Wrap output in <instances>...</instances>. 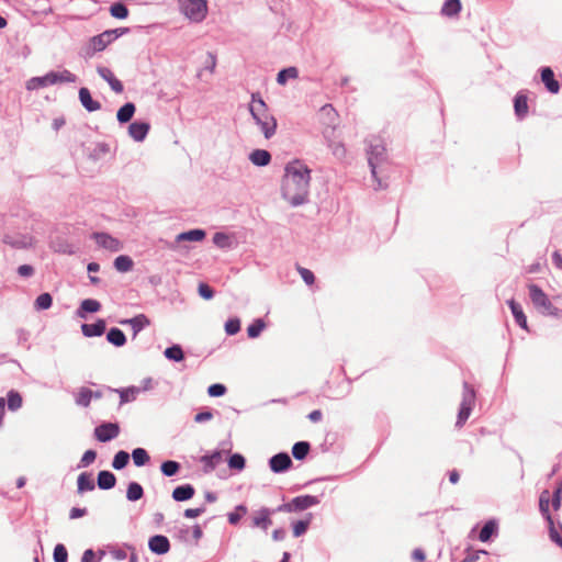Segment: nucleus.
Here are the masks:
<instances>
[{
    "instance_id": "nucleus-15",
    "label": "nucleus",
    "mask_w": 562,
    "mask_h": 562,
    "mask_svg": "<svg viewBox=\"0 0 562 562\" xmlns=\"http://www.w3.org/2000/svg\"><path fill=\"white\" fill-rule=\"evenodd\" d=\"M170 541L164 535H155L148 540V549L157 555H164L170 551Z\"/></svg>"
},
{
    "instance_id": "nucleus-50",
    "label": "nucleus",
    "mask_w": 562,
    "mask_h": 562,
    "mask_svg": "<svg viewBox=\"0 0 562 562\" xmlns=\"http://www.w3.org/2000/svg\"><path fill=\"white\" fill-rule=\"evenodd\" d=\"M110 13L115 19H126L128 16V9L122 2H115L110 7Z\"/></svg>"
},
{
    "instance_id": "nucleus-24",
    "label": "nucleus",
    "mask_w": 562,
    "mask_h": 562,
    "mask_svg": "<svg viewBox=\"0 0 562 562\" xmlns=\"http://www.w3.org/2000/svg\"><path fill=\"white\" fill-rule=\"evenodd\" d=\"M149 124L146 122H133L128 126V135L135 140V142H143L148 132H149Z\"/></svg>"
},
{
    "instance_id": "nucleus-53",
    "label": "nucleus",
    "mask_w": 562,
    "mask_h": 562,
    "mask_svg": "<svg viewBox=\"0 0 562 562\" xmlns=\"http://www.w3.org/2000/svg\"><path fill=\"white\" fill-rule=\"evenodd\" d=\"M48 87L47 76L46 74L41 77H32L26 82V89L27 90H36L40 88Z\"/></svg>"
},
{
    "instance_id": "nucleus-46",
    "label": "nucleus",
    "mask_w": 562,
    "mask_h": 562,
    "mask_svg": "<svg viewBox=\"0 0 562 562\" xmlns=\"http://www.w3.org/2000/svg\"><path fill=\"white\" fill-rule=\"evenodd\" d=\"M53 304V297L49 293L45 292L40 294L35 302H34V308L36 311H45L48 310Z\"/></svg>"
},
{
    "instance_id": "nucleus-13",
    "label": "nucleus",
    "mask_w": 562,
    "mask_h": 562,
    "mask_svg": "<svg viewBox=\"0 0 562 562\" xmlns=\"http://www.w3.org/2000/svg\"><path fill=\"white\" fill-rule=\"evenodd\" d=\"M541 81L548 92L552 94L559 93L561 89L560 82L555 79L554 72L551 67L543 66L539 69Z\"/></svg>"
},
{
    "instance_id": "nucleus-51",
    "label": "nucleus",
    "mask_w": 562,
    "mask_h": 562,
    "mask_svg": "<svg viewBox=\"0 0 562 562\" xmlns=\"http://www.w3.org/2000/svg\"><path fill=\"white\" fill-rule=\"evenodd\" d=\"M266 327V324L263 319L256 318L248 327H247V335L249 338H257L263 328Z\"/></svg>"
},
{
    "instance_id": "nucleus-40",
    "label": "nucleus",
    "mask_w": 562,
    "mask_h": 562,
    "mask_svg": "<svg viewBox=\"0 0 562 562\" xmlns=\"http://www.w3.org/2000/svg\"><path fill=\"white\" fill-rule=\"evenodd\" d=\"M213 244L221 249H229L233 246L232 238L223 232H216L213 235Z\"/></svg>"
},
{
    "instance_id": "nucleus-54",
    "label": "nucleus",
    "mask_w": 562,
    "mask_h": 562,
    "mask_svg": "<svg viewBox=\"0 0 562 562\" xmlns=\"http://www.w3.org/2000/svg\"><path fill=\"white\" fill-rule=\"evenodd\" d=\"M54 562H67L68 551L63 543H57L53 552Z\"/></svg>"
},
{
    "instance_id": "nucleus-8",
    "label": "nucleus",
    "mask_w": 562,
    "mask_h": 562,
    "mask_svg": "<svg viewBox=\"0 0 562 562\" xmlns=\"http://www.w3.org/2000/svg\"><path fill=\"white\" fill-rule=\"evenodd\" d=\"M475 404V391L468 382L463 383L462 401L460 403L456 427L462 428L471 415Z\"/></svg>"
},
{
    "instance_id": "nucleus-23",
    "label": "nucleus",
    "mask_w": 562,
    "mask_h": 562,
    "mask_svg": "<svg viewBox=\"0 0 562 562\" xmlns=\"http://www.w3.org/2000/svg\"><path fill=\"white\" fill-rule=\"evenodd\" d=\"M106 324L102 318L97 319L93 324H82L81 331L85 337H100L105 333Z\"/></svg>"
},
{
    "instance_id": "nucleus-39",
    "label": "nucleus",
    "mask_w": 562,
    "mask_h": 562,
    "mask_svg": "<svg viewBox=\"0 0 562 562\" xmlns=\"http://www.w3.org/2000/svg\"><path fill=\"white\" fill-rule=\"evenodd\" d=\"M133 260L126 255H121L114 259L113 266L119 272H127L133 268Z\"/></svg>"
},
{
    "instance_id": "nucleus-6",
    "label": "nucleus",
    "mask_w": 562,
    "mask_h": 562,
    "mask_svg": "<svg viewBox=\"0 0 562 562\" xmlns=\"http://www.w3.org/2000/svg\"><path fill=\"white\" fill-rule=\"evenodd\" d=\"M551 501L552 495L550 494L549 490H543L539 495V512L548 525L549 537L551 541L554 542L558 547L562 548V537L555 529L554 520L550 513Z\"/></svg>"
},
{
    "instance_id": "nucleus-36",
    "label": "nucleus",
    "mask_w": 562,
    "mask_h": 562,
    "mask_svg": "<svg viewBox=\"0 0 562 562\" xmlns=\"http://www.w3.org/2000/svg\"><path fill=\"white\" fill-rule=\"evenodd\" d=\"M144 496V488L137 482H130L126 490V498L130 502L139 501Z\"/></svg>"
},
{
    "instance_id": "nucleus-34",
    "label": "nucleus",
    "mask_w": 562,
    "mask_h": 562,
    "mask_svg": "<svg viewBox=\"0 0 562 562\" xmlns=\"http://www.w3.org/2000/svg\"><path fill=\"white\" fill-rule=\"evenodd\" d=\"M136 111V106L134 103L132 102H126L125 104H123L117 113H116V119L117 121L121 123V124H124V123H127L132 120V117L134 116V113Z\"/></svg>"
},
{
    "instance_id": "nucleus-2",
    "label": "nucleus",
    "mask_w": 562,
    "mask_h": 562,
    "mask_svg": "<svg viewBox=\"0 0 562 562\" xmlns=\"http://www.w3.org/2000/svg\"><path fill=\"white\" fill-rule=\"evenodd\" d=\"M249 111L256 124L260 127L265 138L270 139L276 134L277 120L269 112L267 103L258 92L251 94Z\"/></svg>"
},
{
    "instance_id": "nucleus-20",
    "label": "nucleus",
    "mask_w": 562,
    "mask_h": 562,
    "mask_svg": "<svg viewBox=\"0 0 562 562\" xmlns=\"http://www.w3.org/2000/svg\"><path fill=\"white\" fill-rule=\"evenodd\" d=\"M97 72L103 80H105L109 83V86L115 93L123 92V90H124L123 83L114 76V74L112 72V70L110 68L104 67V66H98Z\"/></svg>"
},
{
    "instance_id": "nucleus-57",
    "label": "nucleus",
    "mask_w": 562,
    "mask_h": 562,
    "mask_svg": "<svg viewBox=\"0 0 562 562\" xmlns=\"http://www.w3.org/2000/svg\"><path fill=\"white\" fill-rule=\"evenodd\" d=\"M95 458H97V452L94 450H92V449L87 450L82 454V457L80 459V462L78 464V468H87V467H89L92 462H94Z\"/></svg>"
},
{
    "instance_id": "nucleus-18",
    "label": "nucleus",
    "mask_w": 562,
    "mask_h": 562,
    "mask_svg": "<svg viewBox=\"0 0 562 562\" xmlns=\"http://www.w3.org/2000/svg\"><path fill=\"white\" fill-rule=\"evenodd\" d=\"M3 243L15 249H24L32 246V237L24 234H5Z\"/></svg>"
},
{
    "instance_id": "nucleus-55",
    "label": "nucleus",
    "mask_w": 562,
    "mask_h": 562,
    "mask_svg": "<svg viewBox=\"0 0 562 562\" xmlns=\"http://www.w3.org/2000/svg\"><path fill=\"white\" fill-rule=\"evenodd\" d=\"M310 522H311L310 518L297 520L296 522H294L293 524V536L300 537V536L304 535L308 529Z\"/></svg>"
},
{
    "instance_id": "nucleus-49",
    "label": "nucleus",
    "mask_w": 562,
    "mask_h": 562,
    "mask_svg": "<svg viewBox=\"0 0 562 562\" xmlns=\"http://www.w3.org/2000/svg\"><path fill=\"white\" fill-rule=\"evenodd\" d=\"M247 514V507L243 504L237 505L234 512L227 514V520L231 525H237L241 517Z\"/></svg>"
},
{
    "instance_id": "nucleus-1",
    "label": "nucleus",
    "mask_w": 562,
    "mask_h": 562,
    "mask_svg": "<svg viewBox=\"0 0 562 562\" xmlns=\"http://www.w3.org/2000/svg\"><path fill=\"white\" fill-rule=\"evenodd\" d=\"M311 169L301 160L286 164L281 183V195L293 207L308 200Z\"/></svg>"
},
{
    "instance_id": "nucleus-61",
    "label": "nucleus",
    "mask_w": 562,
    "mask_h": 562,
    "mask_svg": "<svg viewBox=\"0 0 562 562\" xmlns=\"http://www.w3.org/2000/svg\"><path fill=\"white\" fill-rule=\"evenodd\" d=\"M299 272L303 279V281L307 284V285H311L314 283L315 281V276L314 273L310 270V269H306V268H302L300 267L299 268Z\"/></svg>"
},
{
    "instance_id": "nucleus-64",
    "label": "nucleus",
    "mask_w": 562,
    "mask_h": 562,
    "mask_svg": "<svg viewBox=\"0 0 562 562\" xmlns=\"http://www.w3.org/2000/svg\"><path fill=\"white\" fill-rule=\"evenodd\" d=\"M213 418V413L212 411H203V412H200L198 413L195 416H194V422L195 423H205V422H209Z\"/></svg>"
},
{
    "instance_id": "nucleus-59",
    "label": "nucleus",
    "mask_w": 562,
    "mask_h": 562,
    "mask_svg": "<svg viewBox=\"0 0 562 562\" xmlns=\"http://www.w3.org/2000/svg\"><path fill=\"white\" fill-rule=\"evenodd\" d=\"M199 295L204 300H211L214 297V290L204 282H201L198 288Z\"/></svg>"
},
{
    "instance_id": "nucleus-7",
    "label": "nucleus",
    "mask_w": 562,
    "mask_h": 562,
    "mask_svg": "<svg viewBox=\"0 0 562 562\" xmlns=\"http://www.w3.org/2000/svg\"><path fill=\"white\" fill-rule=\"evenodd\" d=\"M180 12L191 22L200 23L207 14L206 0H178Z\"/></svg>"
},
{
    "instance_id": "nucleus-27",
    "label": "nucleus",
    "mask_w": 562,
    "mask_h": 562,
    "mask_svg": "<svg viewBox=\"0 0 562 562\" xmlns=\"http://www.w3.org/2000/svg\"><path fill=\"white\" fill-rule=\"evenodd\" d=\"M95 488L93 475L90 472H82L77 479V493L83 494L85 492H91Z\"/></svg>"
},
{
    "instance_id": "nucleus-62",
    "label": "nucleus",
    "mask_w": 562,
    "mask_h": 562,
    "mask_svg": "<svg viewBox=\"0 0 562 562\" xmlns=\"http://www.w3.org/2000/svg\"><path fill=\"white\" fill-rule=\"evenodd\" d=\"M35 273L33 266L31 265H21L18 268V274L23 278H31Z\"/></svg>"
},
{
    "instance_id": "nucleus-26",
    "label": "nucleus",
    "mask_w": 562,
    "mask_h": 562,
    "mask_svg": "<svg viewBox=\"0 0 562 562\" xmlns=\"http://www.w3.org/2000/svg\"><path fill=\"white\" fill-rule=\"evenodd\" d=\"M222 461V452L215 450L211 454H204L200 458V462L203 464V472L211 473Z\"/></svg>"
},
{
    "instance_id": "nucleus-47",
    "label": "nucleus",
    "mask_w": 562,
    "mask_h": 562,
    "mask_svg": "<svg viewBox=\"0 0 562 562\" xmlns=\"http://www.w3.org/2000/svg\"><path fill=\"white\" fill-rule=\"evenodd\" d=\"M227 463H228L229 469L236 470V471H243L246 467V459L240 453H233L228 458Z\"/></svg>"
},
{
    "instance_id": "nucleus-17",
    "label": "nucleus",
    "mask_w": 562,
    "mask_h": 562,
    "mask_svg": "<svg viewBox=\"0 0 562 562\" xmlns=\"http://www.w3.org/2000/svg\"><path fill=\"white\" fill-rule=\"evenodd\" d=\"M120 324L130 325L133 330V337L135 338L138 333L150 325V319L145 314H137L132 318L121 319Z\"/></svg>"
},
{
    "instance_id": "nucleus-33",
    "label": "nucleus",
    "mask_w": 562,
    "mask_h": 562,
    "mask_svg": "<svg viewBox=\"0 0 562 562\" xmlns=\"http://www.w3.org/2000/svg\"><path fill=\"white\" fill-rule=\"evenodd\" d=\"M106 340L115 347H123L126 344V336L117 327H112L106 333Z\"/></svg>"
},
{
    "instance_id": "nucleus-11",
    "label": "nucleus",
    "mask_w": 562,
    "mask_h": 562,
    "mask_svg": "<svg viewBox=\"0 0 562 562\" xmlns=\"http://www.w3.org/2000/svg\"><path fill=\"white\" fill-rule=\"evenodd\" d=\"M92 238L99 247L110 251L116 252L122 248L121 241L108 233L95 232L92 234Z\"/></svg>"
},
{
    "instance_id": "nucleus-41",
    "label": "nucleus",
    "mask_w": 562,
    "mask_h": 562,
    "mask_svg": "<svg viewBox=\"0 0 562 562\" xmlns=\"http://www.w3.org/2000/svg\"><path fill=\"white\" fill-rule=\"evenodd\" d=\"M164 355L168 360H171L175 362H180L184 359L183 350H182L181 346H179V345H172V346L166 348L164 351Z\"/></svg>"
},
{
    "instance_id": "nucleus-21",
    "label": "nucleus",
    "mask_w": 562,
    "mask_h": 562,
    "mask_svg": "<svg viewBox=\"0 0 562 562\" xmlns=\"http://www.w3.org/2000/svg\"><path fill=\"white\" fill-rule=\"evenodd\" d=\"M507 304L510 308V312L514 316V319L516 324L527 331H529L528 323H527V316L522 310V306L520 303L516 302L514 299L507 301Z\"/></svg>"
},
{
    "instance_id": "nucleus-12",
    "label": "nucleus",
    "mask_w": 562,
    "mask_h": 562,
    "mask_svg": "<svg viewBox=\"0 0 562 562\" xmlns=\"http://www.w3.org/2000/svg\"><path fill=\"white\" fill-rule=\"evenodd\" d=\"M271 525V512H269L268 507H261L260 509L256 510L250 517L251 528H260L267 531Z\"/></svg>"
},
{
    "instance_id": "nucleus-25",
    "label": "nucleus",
    "mask_w": 562,
    "mask_h": 562,
    "mask_svg": "<svg viewBox=\"0 0 562 562\" xmlns=\"http://www.w3.org/2000/svg\"><path fill=\"white\" fill-rule=\"evenodd\" d=\"M195 494V488L192 484L178 485L172 491V498L176 502H186L191 499Z\"/></svg>"
},
{
    "instance_id": "nucleus-45",
    "label": "nucleus",
    "mask_w": 562,
    "mask_h": 562,
    "mask_svg": "<svg viewBox=\"0 0 562 562\" xmlns=\"http://www.w3.org/2000/svg\"><path fill=\"white\" fill-rule=\"evenodd\" d=\"M130 462V454L124 450H120L114 454L112 467L115 470H123Z\"/></svg>"
},
{
    "instance_id": "nucleus-60",
    "label": "nucleus",
    "mask_w": 562,
    "mask_h": 562,
    "mask_svg": "<svg viewBox=\"0 0 562 562\" xmlns=\"http://www.w3.org/2000/svg\"><path fill=\"white\" fill-rule=\"evenodd\" d=\"M492 538V519L485 521L483 528L480 531L479 539L483 542L488 541Z\"/></svg>"
},
{
    "instance_id": "nucleus-9",
    "label": "nucleus",
    "mask_w": 562,
    "mask_h": 562,
    "mask_svg": "<svg viewBox=\"0 0 562 562\" xmlns=\"http://www.w3.org/2000/svg\"><path fill=\"white\" fill-rule=\"evenodd\" d=\"M117 423H102L94 428V437L100 442H109L120 435Z\"/></svg>"
},
{
    "instance_id": "nucleus-19",
    "label": "nucleus",
    "mask_w": 562,
    "mask_h": 562,
    "mask_svg": "<svg viewBox=\"0 0 562 562\" xmlns=\"http://www.w3.org/2000/svg\"><path fill=\"white\" fill-rule=\"evenodd\" d=\"M46 76L48 86L57 83H74L78 80V77L68 69H64L61 71H49Z\"/></svg>"
},
{
    "instance_id": "nucleus-10",
    "label": "nucleus",
    "mask_w": 562,
    "mask_h": 562,
    "mask_svg": "<svg viewBox=\"0 0 562 562\" xmlns=\"http://www.w3.org/2000/svg\"><path fill=\"white\" fill-rule=\"evenodd\" d=\"M293 465L292 459L286 452H279L269 459V468L273 473H284Z\"/></svg>"
},
{
    "instance_id": "nucleus-16",
    "label": "nucleus",
    "mask_w": 562,
    "mask_h": 562,
    "mask_svg": "<svg viewBox=\"0 0 562 562\" xmlns=\"http://www.w3.org/2000/svg\"><path fill=\"white\" fill-rule=\"evenodd\" d=\"M528 97L525 91H518L514 98V113L517 121H524L528 115Z\"/></svg>"
},
{
    "instance_id": "nucleus-4",
    "label": "nucleus",
    "mask_w": 562,
    "mask_h": 562,
    "mask_svg": "<svg viewBox=\"0 0 562 562\" xmlns=\"http://www.w3.org/2000/svg\"><path fill=\"white\" fill-rule=\"evenodd\" d=\"M128 32V27H117L113 30H106L98 35L92 36L89 40L87 47L85 48V57L91 58L95 53L104 50L108 45H110L116 38L127 34Z\"/></svg>"
},
{
    "instance_id": "nucleus-48",
    "label": "nucleus",
    "mask_w": 562,
    "mask_h": 562,
    "mask_svg": "<svg viewBox=\"0 0 562 562\" xmlns=\"http://www.w3.org/2000/svg\"><path fill=\"white\" fill-rule=\"evenodd\" d=\"M92 397H93V391H91L88 387H81L76 397V403L79 406L88 407L91 403Z\"/></svg>"
},
{
    "instance_id": "nucleus-32",
    "label": "nucleus",
    "mask_w": 562,
    "mask_h": 562,
    "mask_svg": "<svg viewBox=\"0 0 562 562\" xmlns=\"http://www.w3.org/2000/svg\"><path fill=\"white\" fill-rule=\"evenodd\" d=\"M461 9L462 4L460 0H446L441 7L440 13L447 18H454L460 13Z\"/></svg>"
},
{
    "instance_id": "nucleus-52",
    "label": "nucleus",
    "mask_w": 562,
    "mask_h": 562,
    "mask_svg": "<svg viewBox=\"0 0 562 562\" xmlns=\"http://www.w3.org/2000/svg\"><path fill=\"white\" fill-rule=\"evenodd\" d=\"M321 113L327 119V124L335 126L337 121V111L331 104H325L321 108Z\"/></svg>"
},
{
    "instance_id": "nucleus-35",
    "label": "nucleus",
    "mask_w": 562,
    "mask_h": 562,
    "mask_svg": "<svg viewBox=\"0 0 562 562\" xmlns=\"http://www.w3.org/2000/svg\"><path fill=\"white\" fill-rule=\"evenodd\" d=\"M311 450L308 441H297L292 447V456L295 460L302 461L306 458Z\"/></svg>"
},
{
    "instance_id": "nucleus-58",
    "label": "nucleus",
    "mask_w": 562,
    "mask_h": 562,
    "mask_svg": "<svg viewBox=\"0 0 562 562\" xmlns=\"http://www.w3.org/2000/svg\"><path fill=\"white\" fill-rule=\"evenodd\" d=\"M226 391H227V389H226V386L224 384H222V383H214V384L209 386L207 394L211 397H220V396H223L226 393Z\"/></svg>"
},
{
    "instance_id": "nucleus-43",
    "label": "nucleus",
    "mask_w": 562,
    "mask_h": 562,
    "mask_svg": "<svg viewBox=\"0 0 562 562\" xmlns=\"http://www.w3.org/2000/svg\"><path fill=\"white\" fill-rule=\"evenodd\" d=\"M181 465L179 462L173 460L164 461L160 465V471L165 476H175L180 471Z\"/></svg>"
},
{
    "instance_id": "nucleus-44",
    "label": "nucleus",
    "mask_w": 562,
    "mask_h": 562,
    "mask_svg": "<svg viewBox=\"0 0 562 562\" xmlns=\"http://www.w3.org/2000/svg\"><path fill=\"white\" fill-rule=\"evenodd\" d=\"M7 397H8L7 403H8L9 411L15 412L22 407L23 400L19 392L11 390L8 392Z\"/></svg>"
},
{
    "instance_id": "nucleus-3",
    "label": "nucleus",
    "mask_w": 562,
    "mask_h": 562,
    "mask_svg": "<svg viewBox=\"0 0 562 562\" xmlns=\"http://www.w3.org/2000/svg\"><path fill=\"white\" fill-rule=\"evenodd\" d=\"M527 288L530 301L539 314L562 319V310L552 304L548 294L538 284L530 283Z\"/></svg>"
},
{
    "instance_id": "nucleus-22",
    "label": "nucleus",
    "mask_w": 562,
    "mask_h": 562,
    "mask_svg": "<svg viewBox=\"0 0 562 562\" xmlns=\"http://www.w3.org/2000/svg\"><path fill=\"white\" fill-rule=\"evenodd\" d=\"M79 101L81 105L88 111V112H95L101 109V103L97 100H94L91 95V92L88 88L82 87L79 89L78 92Z\"/></svg>"
},
{
    "instance_id": "nucleus-14",
    "label": "nucleus",
    "mask_w": 562,
    "mask_h": 562,
    "mask_svg": "<svg viewBox=\"0 0 562 562\" xmlns=\"http://www.w3.org/2000/svg\"><path fill=\"white\" fill-rule=\"evenodd\" d=\"M321 503V498L315 495H300L290 501L292 513L305 510Z\"/></svg>"
},
{
    "instance_id": "nucleus-63",
    "label": "nucleus",
    "mask_w": 562,
    "mask_h": 562,
    "mask_svg": "<svg viewBox=\"0 0 562 562\" xmlns=\"http://www.w3.org/2000/svg\"><path fill=\"white\" fill-rule=\"evenodd\" d=\"M205 512V507L204 506H201V507H198V508H188L183 512V516L186 518H196L199 517L200 515H202L203 513Z\"/></svg>"
},
{
    "instance_id": "nucleus-38",
    "label": "nucleus",
    "mask_w": 562,
    "mask_h": 562,
    "mask_svg": "<svg viewBox=\"0 0 562 562\" xmlns=\"http://www.w3.org/2000/svg\"><path fill=\"white\" fill-rule=\"evenodd\" d=\"M140 389L136 386H130L126 389L116 390V392L120 394V404H125L128 402H132L136 398L137 394L139 393Z\"/></svg>"
},
{
    "instance_id": "nucleus-30",
    "label": "nucleus",
    "mask_w": 562,
    "mask_h": 562,
    "mask_svg": "<svg viewBox=\"0 0 562 562\" xmlns=\"http://www.w3.org/2000/svg\"><path fill=\"white\" fill-rule=\"evenodd\" d=\"M249 160L257 167H266L271 161V154L266 149H255L250 153Z\"/></svg>"
},
{
    "instance_id": "nucleus-5",
    "label": "nucleus",
    "mask_w": 562,
    "mask_h": 562,
    "mask_svg": "<svg viewBox=\"0 0 562 562\" xmlns=\"http://www.w3.org/2000/svg\"><path fill=\"white\" fill-rule=\"evenodd\" d=\"M367 155H368V164L371 170V175L374 180L378 182L375 189H382L384 186L381 180L378 178L376 169L378 167L384 162L386 158V148L379 137H371L367 140Z\"/></svg>"
},
{
    "instance_id": "nucleus-28",
    "label": "nucleus",
    "mask_w": 562,
    "mask_h": 562,
    "mask_svg": "<svg viewBox=\"0 0 562 562\" xmlns=\"http://www.w3.org/2000/svg\"><path fill=\"white\" fill-rule=\"evenodd\" d=\"M97 484L100 490H111L116 485V476L108 470H102L98 473Z\"/></svg>"
},
{
    "instance_id": "nucleus-42",
    "label": "nucleus",
    "mask_w": 562,
    "mask_h": 562,
    "mask_svg": "<svg viewBox=\"0 0 562 562\" xmlns=\"http://www.w3.org/2000/svg\"><path fill=\"white\" fill-rule=\"evenodd\" d=\"M299 76L296 67H288L280 70L277 75V82L281 86L285 85L289 79H295Z\"/></svg>"
},
{
    "instance_id": "nucleus-56",
    "label": "nucleus",
    "mask_w": 562,
    "mask_h": 562,
    "mask_svg": "<svg viewBox=\"0 0 562 562\" xmlns=\"http://www.w3.org/2000/svg\"><path fill=\"white\" fill-rule=\"evenodd\" d=\"M240 330V321L237 317L229 318L225 323V331L228 336L236 335Z\"/></svg>"
},
{
    "instance_id": "nucleus-37",
    "label": "nucleus",
    "mask_w": 562,
    "mask_h": 562,
    "mask_svg": "<svg viewBox=\"0 0 562 562\" xmlns=\"http://www.w3.org/2000/svg\"><path fill=\"white\" fill-rule=\"evenodd\" d=\"M131 456H132L134 464L137 468L144 467L150 461V457H149L147 450L144 448H135L132 451Z\"/></svg>"
},
{
    "instance_id": "nucleus-31",
    "label": "nucleus",
    "mask_w": 562,
    "mask_h": 562,
    "mask_svg": "<svg viewBox=\"0 0 562 562\" xmlns=\"http://www.w3.org/2000/svg\"><path fill=\"white\" fill-rule=\"evenodd\" d=\"M205 231L201 228L190 229L188 232L180 233L176 237L177 243L181 241H201L205 238Z\"/></svg>"
},
{
    "instance_id": "nucleus-29",
    "label": "nucleus",
    "mask_w": 562,
    "mask_h": 562,
    "mask_svg": "<svg viewBox=\"0 0 562 562\" xmlns=\"http://www.w3.org/2000/svg\"><path fill=\"white\" fill-rule=\"evenodd\" d=\"M101 310V303L93 299H86L80 303L76 314L80 318H86L88 313H97Z\"/></svg>"
}]
</instances>
